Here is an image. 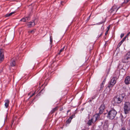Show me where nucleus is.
<instances>
[{
	"label": "nucleus",
	"mask_w": 130,
	"mask_h": 130,
	"mask_svg": "<svg viewBox=\"0 0 130 130\" xmlns=\"http://www.w3.org/2000/svg\"><path fill=\"white\" fill-rule=\"evenodd\" d=\"M61 53V52H60V51L58 53V54L59 55Z\"/></svg>",
	"instance_id": "c85d7f7f"
},
{
	"label": "nucleus",
	"mask_w": 130,
	"mask_h": 130,
	"mask_svg": "<svg viewBox=\"0 0 130 130\" xmlns=\"http://www.w3.org/2000/svg\"><path fill=\"white\" fill-rule=\"evenodd\" d=\"M107 126L106 125H104V129L103 130H106L107 129Z\"/></svg>",
	"instance_id": "aec40b11"
},
{
	"label": "nucleus",
	"mask_w": 130,
	"mask_h": 130,
	"mask_svg": "<svg viewBox=\"0 0 130 130\" xmlns=\"http://www.w3.org/2000/svg\"><path fill=\"white\" fill-rule=\"evenodd\" d=\"M5 106L6 107V108H7L8 106L9 105V101L8 100H6L5 101Z\"/></svg>",
	"instance_id": "4468645a"
},
{
	"label": "nucleus",
	"mask_w": 130,
	"mask_h": 130,
	"mask_svg": "<svg viewBox=\"0 0 130 130\" xmlns=\"http://www.w3.org/2000/svg\"><path fill=\"white\" fill-rule=\"evenodd\" d=\"M109 30H107L106 32H105V35H107L108 32V31Z\"/></svg>",
	"instance_id": "a878e982"
},
{
	"label": "nucleus",
	"mask_w": 130,
	"mask_h": 130,
	"mask_svg": "<svg viewBox=\"0 0 130 130\" xmlns=\"http://www.w3.org/2000/svg\"><path fill=\"white\" fill-rule=\"evenodd\" d=\"M57 109V108L56 107L54 108L51 111V112L53 113L55 111H56Z\"/></svg>",
	"instance_id": "a211bd4d"
},
{
	"label": "nucleus",
	"mask_w": 130,
	"mask_h": 130,
	"mask_svg": "<svg viewBox=\"0 0 130 130\" xmlns=\"http://www.w3.org/2000/svg\"><path fill=\"white\" fill-rule=\"evenodd\" d=\"M99 118V114H96L93 116L91 120L88 121L87 123L89 125H91L92 122L93 123H95L97 119Z\"/></svg>",
	"instance_id": "7ed1b4c3"
},
{
	"label": "nucleus",
	"mask_w": 130,
	"mask_h": 130,
	"mask_svg": "<svg viewBox=\"0 0 130 130\" xmlns=\"http://www.w3.org/2000/svg\"><path fill=\"white\" fill-rule=\"evenodd\" d=\"M122 43H123L122 42H121L120 41L119 42V43L118 44L117 46V47H119Z\"/></svg>",
	"instance_id": "6ab92c4d"
},
{
	"label": "nucleus",
	"mask_w": 130,
	"mask_h": 130,
	"mask_svg": "<svg viewBox=\"0 0 130 130\" xmlns=\"http://www.w3.org/2000/svg\"><path fill=\"white\" fill-rule=\"evenodd\" d=\"M124 110L125 114L128 113L130 111V103L128 102L125 103L124 107Z\"/></svg>",
	"instance_id": "20e7f679"
},
{
	"label": "nucleus",
	"mask_w": 130,
	"mask_h": 130,
	"mask_svg": "<svg viewBox=\"0 0 130 130\" xmlns=\"http://www.w3.org/2000/svg\"><path fill=\"white\" fill-rule=\"evenodd\" d=\"M117 113V112L114 110L110 111L108 113L107 117L111 119H114Z\"/></svg>",
	"instance_id": "f257e3e1"
},
{
	"label": "nucleus",
	"mask_w": 130,
	"mask_h": 130,
	"mask_svg": "<svg viewBox=\"0 0 130 130\" xmlns=\"http://www.w3.org/2000/svg\"><path fill=\"white\" fill-rule=\"evenodd\" d=\"M105 82L104 81L103 82L102 84H101L100 86L101 89H102L104 87V84H105Z\"/></svg>",
	"instance_id": "f3484780"
},
{
	"label": "nucleus",
	"mask_w": 130,
	"mask_h": 130,
	"mask_svg": "<svg viewBox=\"0 0 130 130\" xmlns=\"http://www.w3.org/2000/svg\"><path fill=\"white\" fill-rule=\"evenodd\" d=\"M123 99V96L122 95H120L119 96H117L115 97L113 102L115 104H119L120 103Z\"/></svg>",
	"instance_id": "f03ea898"
},
{
	"label": "nucleus",
	"mask_w": 130,
	"mask_h": 130,
	"mask_svg": "<svg viewBox=\"0 0 130 130\" xmlns=\"http://www.w3.org/2000/svg\"><path fill=\"white\" fill-rule=\"evenodd\" d=\"M4 58L3 50L2 49H0V63L3 61Z\"/></svg>",
	"instance_id": "6e6552de"
},
{
	"label": "nucleus",
	"mask_w": 130,
	"mask_h": 130,
	"mask_svg": "<svg viewBox=\"0 0 130 130\" xmlns=\"http://www.w3.org/2000/svg\"><path fill=\"white\" fill-rule=\"evenodd\" d=\"M34 93H33L32 94V95L31 96V97L33 95H34Z\"/></svg>",
	"instance_id": "c756f323"
},
{
	"label": "nucleus",
	"mask_w": 130,
	"mask_h": 130,
	"mask_svg": "<svg viewBox=\"0 0 130 130\" xmlns=\"http://www.w3.org/2000/svg\"><path fill=\"white\" fill-rule=\"evenodd\" d=\"M15 62L14 60H12L10 63V65L11 66H15Z\"/></svg>",
	"instance_id": "2eb2a0df"
},
{
	"label": "nucleus",
	"mask_w": 130,
	"mask_h": 130,
	"mask_svg": "<svg viewBox=\"0 0 130 130\" xmlns=\"http://www.w3.org/2000/svg\"><path fill=\"white\" fill-rule=\"evenodd\" d=\"M50 41L51 42V44L52 41V36H50Z\"/></svg>",
	"instance_id": "4be33fe9"
},
{
	"label": "nucleus",
	"mask_w": 130,
	"mask_h": 130,
	"mask_svg": "<svg viewBox=\"0 0 130 130\" xmlns=\"http://www.w3.org/2000/svg\"><path fill=\"white\" fill-rule=\"evenodd\" d=\"M110 28V26H108L107 27V30H109Z\"/></svg>",
	"instance_id": "393cba45"
},
{
	"label": "nucleus",
	"mask_w": 130,
	"mask_h": 130,
	"mask_svg": "<svg viewBox=\"0 0 130 130\" xmlns=\"http://www.w3.org/2000/svg\"><path fill=\"white\" fill-rule=\"evenodd\" d=\"M32 31H31V32H32Z\"/></svg>",
	"instance_id": "2f4dec72"
},
{
	"label": "nucleus",
	"mask_w": 130,
	"mask_h": 130,
	"mask_svg": "<svg viewBox=\"0 0 130 130\" xmlns=\"http://www.w3.org/2000/svg\"><path fill=\"white\" fill-rule=\"evenodd\" d=\"M124 34H121V37L122 38L124 36Z\"/></svg>",
	"instance_id": "b1692460"
},
{
	"label": "nucleus",
	"mask_w": 130,
	"mask_h": 130,
	"mask_svg": "<svg viewBox=\"0 0 130 130\" xmlns=\"http://www.w3.org/2000/svg\"><path fill=\"white\" fill-rule=\"evenodd\" d=\"M130 34V32H129L128 34V35H129V34Z\"/></svg>",
	"instance_id": "7c9ffc66"
},
{
	"label": "nucleus",
	"mask_w": 130,
	"mask_h": 130,
	"mask_svg": "<svg viewBox=\"0 0 130 130\" xmlns=\"http://www.w3.org/2000/svg\"><path fill=\"white\" fill-rule=\"evenodd\" d=\"M73 116H72L68 119V120L67 121V123H69L71 122V120L73 118Z\"/></svg>",
	"instance_id": "dca6fc26"
},
{
	"label": "nucleus",
	"mask_w": 130,
	"mask_h": 130,
	"mask_svg": "<svg viewBox=\"0 0 130 130\" xmlns=\"http://www.w3.org/2000/svg\"><path fill=\"white\" fill-rule=\"evenodd\" d=\"M86 130L84 129V130Z\"/></svg>",
	"instance_id": "473e14b6"
},
{
	"label": "nucleus",
	"mask_w": 130,
	"mask_h": 130,
	"mask_svg": "<svg viewBox=\"0 0 130 130\" xmlns=\"http://www.w3.org/2000/svg\"><path fill=\"white\" fill-rule=\"evenodd\" d=\"M64 47H65V46H64L60 50V52H61L63 50L64 48Z\"/></svg>",
	"instance_id": "5701e85b"
},
{
	"label": "nucleus",
	"mask_w": 130,
	"mask_h": 130,
	"mask_svg": "<svg viewBox=\"0 0 130 130\" xmlns=\"http://www.w3.org/2000/svg\"><path fill=\"white\" fill-rule=\"evenodd\" d=\"M125 83L126 85L130 84V77L129 76H127L124 80Z\"/></svg>",
	"instance_id": "1a4fd4ad"
},
{
	"label": "nucleus",
	"mask_w": 130,
	"mask_h": 130,
	"mask_svg": "<svg viewBox=\"0 0 130 130\" xmlns=\"http://www.w3.org/2000/svg\"><path fill=\"white\" fill-rule=\"evenodd\" d=\"M105 108V105L103 104L101 105L100 107L99 108V112L100 113H102L103 112V110Z\"/></svg>",
	"instance_id": "9d476101"
},
{
	"label": "nucleus",
	"mask_w": 130,
	"mask_h": 130,
	"mask_svg": "<svg viewBox=\"0 0 130 130\" xmlns=\"http://www.w3.org/2000/svg\"><path fill=\"white\" fill-rule=\"evenodd\" d=\"M119 7L117 8L115 5H114L109 10V12L111 13H115L118 10Z\"/></svg>",
	"instance_id": "0eeeda50"
},
{
	"label": "nucleus",
	"mask_w": 130,
	"mask_h": 130,
	"mask_svg": "<svg viewBox=\"0 0 130 130\" xmlns=\"http://www.w3.org/2000/svg\"><path fill=\"white\" fill-rule=\"evenodd\" d=\"M91 15H90L89 17L88 18V19H87V20H89L90 19V16H91Z\"/></svg>",
	"instance_id": "bb28decb"
},
{
	"label": "nucleus",
	"mask_w": 130,
	"mask_h": 130,
	"mask_svg": "<svg viewBox=\"0 0 130 130\" xmlns=\"http://www.w3.org/2000/svg\"><path fill=\"white\" fill-rule=\"evenodd\" d=\"M120 130H125V129L124 128H122Z\"/></svg>",
	"instance_id": "cd10ccee"
},
{
	"label": "nucleus",
	"mask_w": 130,
	"mask_h": 130,
	"mask_svg": "<svg viewBox=\"0 0 130 130\" xmlns=\"http://www.w3.org/2000/svg\"><path fill=\"white\" fill-rule=\"evenodd\" d=\"M36 20H35V21L29 22L28 23L27 25L29 27H31L34 26L35 24V21Z\"/></svg>",
	"instance_id": "9b49d317"
},
{
	"label": "nucleus",
	"mask_w": 130,
	"mask_h": 130,
	"mask_svg": "<svg viewBox=\"0 0 130 130\" xmlns=\"http://www.w3.org/2000/svg\"><path fill=\"white\" fill-rule=\"evenodd\" d=\"M126 38V37H125L121 41L123 43L125 40Z\"/></svg>",
	"instance_id": "412c9836"
},
{
	"label": "nucleus",
	"mask_w": 130,
	"mask_h": 130,
	"mask_svg": "<svg viewBox=\"0 0 130 130\" xmlns=\"http://www.w3.org/2000/svg\"><path fill=\"white\" fill-rule=\"evenodd\" d=\"M130 59V52H128L126 55L123 57L122 62L123 63H126L129 61Z\"/></svg>",
	"instance_id": "39448f33"
},
{
	"label": "nucleus",
	"mask_w": 130,
	"mask_h": 130,
	"mask_svg": "<svg viewBox=\"0 0 130 130\" xmlns=\"http://www.w3.org/2000/svg\"><path fill=\"white\" fill-rule=\"evenodd\" d=\"M30 20V18L29 17H27L22 18L20 21L23 22H27L28 20Z\"/></svg>",
	"instance_id": "f8f14e48"
},
{
	"label": "nucleus",
	"mask_w": 130,
	"mask_h": 130,
	"mask_svg": "<svg viewBox=\"0 0 130 130\" xmlns=\"http://www.w3.org/2000/svg\"><path fill=\"white\" fill-rule=\"evenodd\" d=\"M15 12H11L9 13H7L5 15V17H10L13 14H14Z\"/></svg>",
	"instance_id": "ddd939ff"
},
{
	"label": "nucleus",
	"mask_w": 130,
	"mask_h": 130,
	"mask_svg": "<svg viewBox=\"0 0 130 130\" xmlns=\"http://www.w3.org/2000/svg\"><path fill=\"white\" fill-rule=\"evenodd\" d=\"M116 77L114 76L111 79L108 86L109 88L112 87L116 84Z\"/></svg>",
	"instance_id": "423d86ee"
}]
</instances>
